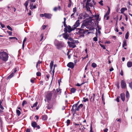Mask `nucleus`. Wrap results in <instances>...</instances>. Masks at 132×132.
Returning <instances> with one entry per match:
<instances>
[{"mask_svg":"<svg viewBox=\"0 0 132 132\" xmlns=\"http://www.w3.org/2000/svg\"><path fill=\"white\" fill-rule=\"evenodd\" d=\"M27 104V102L25 100H24L22 103V106L23 107L25 105H26Z\"/></svg>","mask_w":132,"mask_h":132,"instance_id":"29","label":"nucleus"},{"mask_svg":"<svg viewBox=\"0 0 132 132\" xmlns=\"http://www.w3.org/2000/svg\"><path fill=\"white\" fill-rule=\"evenodd\" d=\"M93 96H92L90 98V101L91 102H94V98H95V94H94V93H93Z\"/></svg>","mask_w":132,"mask_h":132,"instance_id":"23","label":"nucleus"},{"mask_svg":"<svg viewBox=\"0 0 132 132\" xmlns=\"http://www.w3.org/2000/svg\"><path fill=\"white\" fill-rule=\"evenodd\" d=\"M80 21L79 20H77L75 24L73 26L74 27H75V29H76L77 27L79 26L80 24Z\"/></svg>","mask_w":132,"mask_h":132,"instance_id":"9","label":"nucleus"},{"mask_svg":"<svg viewBox=\"0 0 132 132\" xmlns=\"http://www.w3.org/2000/svg\"><path fill=\"white\" fill-rule=\"evenodd\" d=\"M126 96L127 98H128L129 97V95L128 92L127 91L126 92Z\"/></svg>","mask_w":132,"mask_h":132,"instance_id":"36","label":"nucleus"},{"mask_svg":"<svg viewBox=\"0 0 132 132\" xmlns=\"http://www.w3.org/2000/svg\"><path fill=\"white\" fill-rule=\"evenodd\" d=\"M120 96L121 99L122 100L123 102L125 100V94L123 93H121L120 95Z\"/></svg>","mask_w":132,"mask_h":132,"instance_id":"13","label":"nucleus"},{"mask_svg":"<svg viewBox=\"0 0 132 132\" xmlns=\"http://www.w3.org/2000/svg\"><path fill=\"white\" fill-rule=\"evenodd\" d=\"M100 46H101V47H102L104 49H106V48L105 47V46L104 45H102V44H100Z\"/></svg>","mask_w":132,"mask_h":132,"instance_id":"52","label":"nucleus"},{"mask_svg":"<svg viewBox=\"0 0 132 132\" xmlns=\"http://www.w3.org/2000/svg\"><path fill=\"white\" fill-rule=\"evenodd\" d=\"M16 113L17 114V115L18 116H19L21 114V112L20 110H16Z\"/></svg>","mask_w":132,"mask_h":132,"instance_id":"33","label":"nucleus"},{"mask_svg":"<svg viewBox=\"0 0 132 132\" xmlns=\"http://www.w3.org/2000/svg\"><path fill=\"white\" fill-rule=\"evenodd\" d=\"M129 87L132 89V82H129Z\"/></svg>","mask_w":132,"mask_h":132,"instance_id":"45","label":"nucleus"},{"mask_svg":"<svg viewBox=\"0 0 132 132\" xmlns=\"http://www.w3.org/2000/svg\"><path fill=\"white\" fill-rule=\"evenodd\" d=\"M14 76V74L13 73H12L6 79L8 80L9 79H10L11 78H12Z\"/></svg>","mask_w":132,"mask_h":132,"instance_id":"22","label":"nucleus"},{"mask_svg":"<svg viewBox=\"0 0 132 132\" xmlns=\"http://www.w3.org/2000/svg\"><path fill=\"white\" fill-rule=\"evenodd\" d=\"M29 2V1L28 0L26 1L25 3L24 4V5L25 6L26 8L27 7Z\"/></svg>","mask_w":132,"mask_h":132,"instance_id":"30","label":"nucleus"},{"mask_svg":"<svg viewBox=\"0 0 132 132\" xmlns=\"http://www.w3.org/2000/svg\"><path fill=\"white\" fill-rule=\"evenodd\" d=\"M76 11V7H75V8H73V12L74 13H75Z\"/></svg>","mask_w":132,"mask_h":132,"instance_id":"54","label":"nucleus"},{"mask_svg":"<svg viewBox=\"0 0 132 132\" xmlns=\"http://www.w3.org/2000/svg\"><path fill=\"white\" fill-rule=\"evenodd\" d=\"M127 46L126 41V40H125L123 42V44L122 45V47H124L125 46Z\"/></svg>","mask_w":132,"mask_h":132,"instance_id":"32","label":"nucleus"},{"mask_svg":"<svg viewBox=\"0 0 132 132\" xmlns=\"http://www.w3.org/2000/svg\"><path fill=\"white\" fill-rule=\"evenodd\" d=\"M94 16L96 18V20L97 21H100V19L99 20V15H95Z\"/></svg>","mask_w":132,"mask_h":132,"instance_id":"27","label":"nucleus"},{"mask_svg":"<svg viewBox=\"0 0 132 132\" xmlns=\"http://www.w3.org/2000/svg\"><path fill=\"white\" fill-rule=\"evenodd\" d=\"M84 100H83V101L84 102H86V101H88V99L87 98H85V97L83 98Z\"/></svg>","mask_w":132,"mask_h":132,"instance_id":"46","label":"nucleus"},{"mask_svg":"<svg viewBox=\"0 0 132 132\" xmlns=\"http://www.w3.org/2000/svg\"><path fill=\"white\" fill-rule=\"evenodd\" d=\"M55 45L58 49H60L63 47V44L62 42L56 41L55 43Z\"/></svg>","mask_w":132,"mask_h":132,"instance_id":"5","label":"nucleus"},{"mask_svg":"<svg viewBox=\"0 0 132 132\" xmlns=\"http://www.w3.org/2000/svg\"><path fill=\"white\" fill-rule=\"evenodd\" d=\"M47 116L45 115H44L42 116V119L43 120H45L47 119Z\"/></svg>","mask_w":132,"mask_h":132,"instance_id":"24","label":"nucleus"},{"mask_svg":"<svg viewBox=\"0 0 132 132\" xmlns=\"http://www.w3.org/2000/svg\"><path fill=\"white\" fill-rule=\"evenodd\" d=\"M30 129L29 128H27L26 129V132H30Z\"/></svg>","mask_w":132,"mask_h":132,"instance_id":"63","label":"nucleus"},{"mask_svg":"<svg viewBox=\"0 0 132 132\" xmlns=\"http://www.w3.org/2000/svg\"><path fill=\"white\" fill-rule=\"evenodd\" d=\"M7 32L11 36L12 35V32L7 31Z\"/></svg>","mask_w":132,"mask_h":132,"instance_id":"59","label":"nucleus"},{"mask_svg":"<svg viewBox=\"0 0 132 132\" xmlns=\"http://www.w3.org/2000/svg\"><path fill=\"white\" fill-rule=\"evenodd\" d=\"M83 106V105L82 104H80L78 107H76L75 110V112L73 113V114L74 115L75 113L76 112V111H79V109L80 108H82Z\"/></svg>","mask_w":132,"mask_h":132,"instance_id":"10","label":"nucleus"},{"mask_svg":"<svg viewBox=\"0 0 132 132\" xmlns=\"http://www.w3.org/2000/svg\"><path fill=\"white\" fill-rule=\"evenodd\" d=\"M79 30L78 32L81 36L83 37L84 36V34H85L87 31L85 30H81V29H78Z\"/></svg>","mask_w":132,"mask_h":132,"instance_id":"7","label":"nucleus"},{"mask_svg":"<svg viewBox=\"0 0 132 132\" xmlns=\"http://www.w3.org/2000/svg\"><path fill=\"white\" fill-rule=\"evenodd\" d=\"M76 90V89L74 88H71L70 90V92L72 93H75Z\"/></svg>","mask_w":132,"mask_h":132,"instance_id":"26","label":"nucleus"},{"mask_svg":"<svg viewBox=\"0 0 132 132\" xmlns=\"http://www.w3.org/2000/svg\"><path fill=\"white\" fill-rule=\"evenodd\" d=\"M92 66L94 68H95L97 67V65L95 63H93L92 64Z\"/></svg>","mask_w":132,"mask_h":132,"instance_id":"38","label":"nucleus"},{"mask_svg":"<svg viewBox=\"0 0 132 132\" xmlns=\"http://www.w3.org/2000/svg\"><path fill=\"white\" fill-rule=\"evenodd\" d=\"M52 15L50 13H45L44 14H40V16L41 17H43L44 16L45 18L48 19H50L51 18Z\"/></svg>","mask_w":132,"mask_h":132,"instance_id":"6","label":"nucleus"},{"mask_svg":"<svg viewBox=\"0 0 132 132\" xmlns=\"http://www.w3.org/2000/svg\"><path fill=\"white\" fill-rule=\"evenodd\" d=\"M77 105H78V104H74L73 105L72 107V108L71 110L72 113L73 112H74V113L75 112V110H74V109H73V107H75L76 108L77 107Z\"/></svg>","mask_w":132,"mask_h":132,"instance_id":"17","label":"nucleus"},{"mask_svg":"<svg viewBox=\"0 0 132 132\" xmlns=\"http://www.w3.org/2000/svg\"><path fill=\"white\" fill-rule=\"evenodd\" d=\"M127 10V8H122L120 10V11L121 12V13H123L126 10Z\"/></svg>","mask_w":132,"mask_h":132,"instance_id":"21","label":"nucleus"},{"mask_svg":"<svg viewBox=\"0 0 132 132\" xmlns=\"http://www.w3.org/2000/svg\"><path fill=\"white\" fill-rule=\"evenodd\" d=\"M0 23L1 27L2 28H4L5 27V25L4 24H2L1 22H0Z\"/></svg>","mask_w":132,"mask_h":132,"instance_id":"57","label":"nucleus"},{"mask_svg":"<svg viewBox=\"0 0 132 132\" xmlns=\"http://www.w3.org/2000/svg\"><path fill=\"white\" fill-rule=\"evenodd\" d=\"M90 132H93V131L92 130V123H91L90 125Z\"/></svg>","mask_w":132,"mask_h":132,"instance_id":"49","label":"nucleus"},{"mask_svg":"<svg viewBox=\"0 0 132 132\" xmlns=\"http://www.w3.org/2000/svg\"><path fill=\"white\" fill-rule=\"evenodd\" d=\"M36 75L37 76H40L41 75V73L39 72H37L36 73Z\"/></svg>","mask_w":132,"mask_h":132,"instance_id":"51","label":"nucleus"},{"mask_svg":"<svg viewBox=\"0 0 132 132\" xmlns=\"http://www.w3.org/2000/svg\"><path fill=\"white\" fill-rule=\"evenodd\" d=\"M17 71V68H15L14 69L12 70V73L14 74Z\"/></svg>","mask_w":132,"mask_h":132,"instance_id":"37","label":"nucleus"},{"mask_svg":"<svg viewBox=\"0 0 132 132\" xmlns=\"http://www.w3.org/2000/svg\"><path fill=\"white\" fill-rule=\"evenodd\" d=\"M64 21L63 22V24L64 26L65 27V28H66L67 27V25L66 23V18H64Z\"/></svg>","mask_w":132,"mask_h":132,"instance_id":"20","label":"nucleus"},{"mask_svg":"<svg viewBox=\"0 0 132 132\" xmlns=\"http://www.w3.org/2000/svg\"><path fill=\"white\" fill-rule=\"evenodd\" d=\"M2 101L3 100H0V108L1 109L4 110V108L2 106Z\"/></svg>","mask_w":132,"mask_h":132,"instance_id":"19","label":"nucleus"},{"mask_svg":"<svg viewBox=\"0 0 132 132\" xmlns=\"http://www.w3.org/2000/svg\"><path fill=\"white\" fill-rule=\"evenodd\" d=\"M103 1H101L99 2V3L102 6L103 5V4L102 3Z\"/></svg>","mask_w":132,"mask_h":132,"instance_id":"62","label":"nucleus"},{"mask_svg":"<svg viewBox=\"0 0 132 132\" xmlns=\"http://www.w3.org/2000/svg\"><path fill=\"white\" fill-rule=\"evenodd\" d=\"M116 86H117V88L118 89H119L120 86H119V82H118L117 83V84H116Z\"/></svg>","mask_w":132,"mask_h":132,"instance_id":"58","label":"nucleus"},{"mask_svg":"<svg viewBox=\"0 0 132 132\" xmlns=\"http://www.w3.org/2000/svg\"><path fill=\"white\" fill-rule=\"evenodd\" d=\"M9 38L10 39H16L17 40H18V39L16 37H11Z\"/></svg>","mask_w":132,"mask_h":132,"instance_id":"50","label":"nucleus"},{"mask_svg":"<svg viewBox=\"0 0 132 132\" xmlns=\"http://www.w3.org/2000/svg\"><path fill=\"white\" fill-rule=\"evenodd\" d=\"M70 120L68 119L67 120L66 122L67 126H68L69 125L70 123Z\"/></svg>","mask_w":132,"mask_h":132,"instance_id":"40","label":"nucleus"},{"mask_svg":"<svg viewBox=\"0 0 132 132\" xmlns=\"http://www.w3.org/2000/svg\"><path fill=\"white\" fill-rule=\"evenodd\" d=\"M3 110H2L1 109H0V114H2L3 112Z\"/></svg>","mask_w":132,"mask_h":132,"instance_id":"64","label":"nucleus"},{"mask_svg":"<svg viewBox=\"0 0 132 132\" xmlns=\"http://www.w3.org/2000/svg\"><path fill=\"white\" fill-rule=\"evenodd\" d=\"M96 4V3L94 0H87L85 6L87 11H89L91 12L90 7H94Z\"/></svg>","mask_w":132,"mask_h":132,"instance_id":"1","label":"nucleus"},{"mask_svg":"<svg viewBox=\"0 0 132 132\" xmlns=\"http://www.w3.org/2000/svg\"><path fill=\"white\" fill-rule=\"evenodd\" d=\"M93 40L94 41L96 42L97 40V37H95L93 38Z\"/></svg>","mask_w":132,"mask_h":132,"instance_id":"55","label":"nucleus"},{"mask_svg":"<svg viewBox=\"0 0 132 132\" xmlns=\"http://www.w3.org/2000/svg\"><path fill=\"white\" fill-rule=\"evenodd\" d=\"M38 104V102H36L33 105V106H31L32 108H33L34 107H36L37 106V104Z\"/></svg>","mask_w":132,"mask_h":132,"instance_id":"34","label":"nucleus"},{"mask_svg":"<svg viewBox=\"0 0 132 132\" xmlns=\"http://www.w3.org/2000/svg\"><path fill=\"white\" fill-rule=\"evenodd\" d=\"M67 66L68 67L72 69L74 68L75 65L73 63L70 62L68 64Z\"/></svg>","mask_w":132,"mask_h":132,"instance_id":"11","label":"nucleus"},{"mask_svg":"<svg viewBox=\"0 0 132 132\" xmlns=\"http://www.w3.org/2000/svg\"><path fill=\"white\" fill-rule=\"evenodd\" d=\"M109 13H110L107 12L104 15V18H105L106 16H108L109 14Z\"/></svg>","mask_w":132,"mask_h":132,"instance_id":"44","label":"nucleus"},{"mask_svg":"<svg viewBox=\"0 0 132 132\" xmlns=\"http://www.w3.org/2000/svg\"><path fill=\"white\" fill-rule=\"evenodd\" d=\"M37 125V123L35 121L32 122L31 123V125L34 128H35L36 127Z\"/></svg>","mask_w":132,"mask_h":132,"instance_id":"14","label":"nucleus"},{"mask_svg":"<svg viewBox=\"0 0 132 132\" xmlns=\"http://www.w3.org/2000/svg\"><path fill=\"white\" fill-rule=\"evenodd\" d=\"M9 56L7 53L5 52H0V59L4 61H6L8 59Z\"/></svg>","mask_w":132,"mask_h":132,"instance_id":"2","label":"nucleus"},{"mask_svg":"<svg viewBox=\"0 0 132 132\" xmlns=\"http://www.w3.org/2000/svg\"><path fill=\"white\" fill-rule=\"evenodd\" d=\"M84 84V83H82L81 85H80L79 83H77V85H76L77 86H80L81 85H82L83 84Z\"/></svg>","mask_w":132,"mask_h":132,"instance_id":"61","label":"nucleus"},{"mask_svg":"<svg viewBox=\"0 0 132 132\" xmlns=\"http://www.w3.org/2000/svg\"><path fill=\"white\" fill-rule=\"evenodd\" d=\"M85 27V26L84 24V23H82V26H81L80 28H78L77 29H81V30H85V29H84V28Z\"/></svg>","mask_w":132,"mask_h":132,"instance_id":"25","label":"nucleus"},{"mask_svg":"<svg viewBox=\"0 0 132 132\" xmlns=\"http://www.w3.org/2000/svg\"><path fill=\"white\" fill-rule=\"evenodd\" d=\"M41 63H42V62L41 61H39L37 62V64L36 65V68H37L38 66L39 65V64H40Z\"/></svg>","mask_w":132,"mask_h":132,"instance_id":"43","label":"nucleus"},{"mask_svg":"<svg viewBox=\"0 0 132 132\" xmlns=\"http://www.w3.org/2000/svg\"><path fill=\"white\" fill-rule=\"evenodd\" d=\"M53 104H52L50 103L48 104L47 106V109H48L50 110L51 109H52L53 108Z\"/></svg>","mask_w":132,"mask_h":132,"instance_id":"18","label":"nucleus"},{"mask_svg":"<svg viewBox=\"0 0 132 132\" xmlns=\"http://www.w3.org/2000/svg\"><path fill=\"white\" fill-rule=\"evenodd\" d=\"M124 15L125 17V19L126 21H127L128 20V18L127 15L125 14H124Z\"/></svg>","mask_w":132,"mask_h":132,"instance_id":"56","label":"nucleus"},{"mask_svg":"<svg viewBox=\"0 0 132 132\" xmlns=\"http://www.w3.org/2000/svg\"><path fill=\"white\" fill-rule=\"evenodd\" d=\"M127 65L128 67L130 68L132 66V62L129 61L127 62Z\"/></svg>","mask_w":132,"mask_h":132,"instance_id":"16","label":"nucleus"},{"mask_svg":"<svg viewBox=\"0 0 132 132\" xmlns=\"http://www.w3.org/2000/svg\"><path fill=\"white\" fill-rule=\"evenodd\" d=\"M76 43V41L73 39V40L71 41V44H75Z\"/></svg>","mask_w":132,"mask_h":132,"instance_id":"47","label":"nucleus"},{"mask_svg":"<svg viewBox=\"0 0 132 132\" xmlns=\"http://www.w3.org/2000/svg\"><path fill=\"white\" fill-rule=\"evenodd\" d=\"M120 98V97L119 96H118L117 98H116V101L117 102H119V98Z\"/></svg>","mask_w":132,"mask_h":132,"instance_id":"53","label":"nucleus"},{"mask_svg":"<svg viewBox=\"0 0 132 132\" xmlns=\"http://www.w3.org/2000/svg\"><path fill=\"white\" fill-rule=\"evenodd\" d=\"M40 37H41V39H40V41H42L43 39L44 38V34H41Z\"/></svg>","mask_w":132,"mask_h":132,"instance_id":"41","label":"nucleus"},{"mask_svg":"<svg viewBox=\"0 0 132 132\" xmlns=\"http://www.w3.org/2000/svg\"><path fill=\"white\" fill-rule=\"evenodd\" d=\"M54 61L52 60L51 61L50 64V69L51 71H52V70L53 67V65Z\"/></svg>","mask_w":132,"mask_h":132,"instance_id":"15","label":"nucleus"},{"mask_svg":"<svg viewBox=\"0 0 132 132\" xmlns=\"http://www.w3.org/2000/svg\"><path fill=\"white\" fill-rule=\"evenodd\" d=\"M70 46L71 47H72V48H74L76 46L75 44H71L70 45Z\"/></svg>","mask_w":132,"mask_h":132,"instance_id":"39","label":"nucleus"},{"mask_svg":"<svg viewBox=\"0 0 132 132\" xmlns=\"http://www.w3.org/2000/svg\"><path fill=\"white\" fill-rule=\"evenodd\" d=\"M34 5L33 3L32 2H30V9L31 10H32V7Z\"/></svg>","mask_w":132,"mask_h":132,"instance_id":"28","label":"nucleus"},{"mask_svg":"<svg viewBox=\"0 0 132 132\" xmlns=\"http://www.w3.org/2000/svg\"><path fill=\"white\" fill-rule=\"evenodd\" d=\"M35 78H32L30 79V81L32 83H34L35 82Z\"/></svg>","mask_w":132,"mask_h":132,"instance_id":"48","label":"nucleus"},{"mask_svg":"<svg viewBox=\"0 0 132 132\" xmlns=\"http://www.w3.org/2000/svg\"><path fill=\"white\" fill-rule=\"evenodd\" d=\"M7 28L8 29L10 30L11 31L12 30V28L9 25L7 26Z\"/></svg>","mask_w":132,"mask_h":132,"instance_id":"42","label":"nucleus"},{"mask_svg":"<svg viewBox=\"0 0 132 132\" xmlns=\"http://www.w3.org/2000/svg\"><path fill=\"white\" fill-rule=\"evenodd\" d=\"M67 33L65 32V33L63 34H62L63 37L66 39H68L69 37V35Z\"/></svg>","mask_w":132,"mask_h":132,"instance_id":"12","label":"nucleus"},{"mask_svg":"<svg viewBox=\"0 0 132 132\" xmlns=\"http://www.w3.org/2000/svg\"><path fill=\"white\" fill-rule=\"evenodd\" d=\"M75 27H74L73 26L71 28L70 26L68 25L67 27L64 29V31L65 33H67V32L70 33L74 30L75 29Z\"/></svg>","mask_w":132,"mask_h":132,"instance_id":"4","label":"nucleus"},{"mask_svg":"<svg viewBox=\"0 0 132 132\" xmlns=\"http://www.w3.org/2000/svg\"><path fill=\"white\" fill-rule=\"evenodd\" d=\"M29 2H35L36 0H28Z\"/></svg>","mask_w":132,"mask_h":132,"instance_id":"60","label":"nucleus"},{"mask_svg":"<svg viewBox=\"0 0 132 132\" xmlns=\"http://www.w3.org/2000/svg\"><path fill=\"white\" fill-rule=\"evenodd\" d=\"M55 92V89H53L52 91H50L48 93L46 96V99L48 101H50L52 98V92Z\"/></svg>","mask_w":132,"mask_h":132,"instance_id":"3","label":"nucleus"},{"mask_svg":"<svg viewBox=\"0 0 132 132\" xmlns=\"http://www.w3.org/2000/svg\"><path fill=\"white\" fill-rule=\"evenodd\" d=\"M69 3L68 6V7H71V0H69Z\"/></svg>","mask_w":132,"mask_h":132,"instance_id":"35","label":"nucleus"},{"mask_svg":"<svg viewBox=\"0 0 132 132\" xmlns=\"http://www.w3.org/2000/svg\"><path fill=\"white\" fill-rule=\"evenodd\" d=\"M121 88H125L126 87V84L125 81L122 80L121 82Z\"/></svg>","mask_w":132,"mask_h":132,"instance_id":"8","label":"nucleus"},{"mask_svg":"<svg viewBox=\"0 0 132 132\" xmlns=\"http://www.w3.org/2000/svg\"><path fill=\"white\" fill-rule=\"evenodd\" d=\"M129 33L127 32L125 35V38L126 39H127L129 37Z\"/></svg>","mask_w":132,"mask_h":132,"instance_id":"31","label":"nucleus"}]
</instances>
